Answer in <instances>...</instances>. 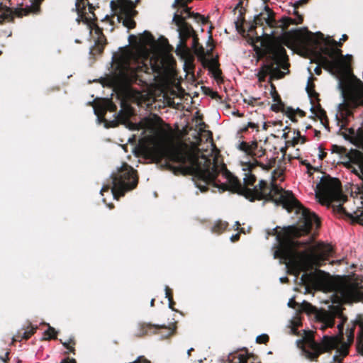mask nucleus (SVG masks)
I'll use <instances>...</instances> for the list:
<instances>
[{
    "label": "nucleus",
    "mask_w": 363,
    "mask_h": 363,
    "mask_svg": "<svg viewBox=\"0 0 363 363\" xmlns=\"http://www.w3.org/2000/svg\"><path fill=\"white\" fill-rule=\"evenodd\" d=\"M300 140H299V137L298 135L297 137H294L291 140H288L286 141V145H292V146H295L296 145H297L298 143H299Z\"/></svg>",
    "instance_id": "53"
},
{
    "label": "nucleus",
    "mask_w": 363,
    "mask_h": 363,
    "mask_svg": "<svg viewBox=\"0 0 363 363\" xmlns=\"http://www.w3.org/2000/svg\"><path fill=\"white\" fill-rule=\"evenodd\" d=\"M281 112L284 113L292 122H297V119L296 118V111L292 107H286L284 111Z\"/></svg>",
    "instance_id": "36"
},
{
    "label": "nucleus",
    "mask_w": 363,
    "mask_h": 363,
    "mask_svg": "<svg viewBox=\"0 0 363 363\" xmlns=\"http://www.w3.org/2000/svg\"><path fill=\"white\" fill-rule=\"evenodd\" d=\"M303 21V18L302 16L298 15V21H296L294 19H292L290 17H284L281 18V27L283 30H286L288 27L291 24H300L302 23Z\"/></svg>",
    "instance_id": "30"
},
{
    "label": "nucleus",
    "mask_w": 363,
    "mask_h": 363,
    "mask_svg": "<svg viewBox=\"0 0 363 363\" xmlns=\"http://www.w3.org/2000/svg\"><path fill=\"white\" fill-rule=\"evenodd\" d=\"M331 151L333 153H337L341 155H346L347 153V149L346 147L337 145H333L331 146Z\"/></svg>",
    "instance_id": "37"
},
{
    "label": "nucleus",
    "mask_w": 363,
    "mask_h": 363,
    "mask_svg": "<svg viewBox=\"0 0 363 363\" xmlns=\"http://www.w3.org/2000/svg\"><path fill=\"white\" fill-rule=\"evenodd\" d=\"M312 90H315V84L313 82H308L306 86V91L307 93L312 92Z\"/></svg>",
    "instance_id": "58"
},
{
    "label": "nucleus",
    "mask_w": 363,
    "mask_h": 363,
    "mask_svg": "<svg viewBox=\"0 0 363 363\" xmlns=\"http://www.w3.org/2000/svg\"><path fill=\"white\" fill-rule=\"evenodd\" d=\"M337 353L342 357L345 358L349 354V347L346 344H343L340 347L337 349Z\"/></svg>",
    "instance_id": "38"
},
{
    "label": "nucleus",
    "mask_w": 363,
    "mask_h": 363,
    "mask_svg": "<svg viewBox=\"0 0 363 363\" xmlns=\"http://www.w3.org/2000/svg\"><path fill=\"white\" fill-rule=\"evenodd\" d=\"M88 0H77L75 3V10L79 16H82L86 10V4Z\"/></svg>",
    "instance_id": "32"
},
{
    "label": "nucleus",
    "mask_w": 363,
    "mask_h": 363,
    "mask_svg": "<svg viewBox=\"0 0 363 363\" xmlns=\"http://www.w3.org/2000/svg\"><path fill=\"white\" fill-rule=\"evenodd\" d=\"M257 357L245 351L234 357L233 363H255Z\"/></svg>",
    "instance_id": "23"
},
{
    "label": "nucleus",
    "mask_w": 363,
    "mask_h": 363,
    "mask_svg": "<svg viewBox=\"0 0 363 363\" xmlns=\"http://www.w3.org/2000/svg\"><path fill=\"white\" fill-rule=\"evenodd\" d=\"M265 149H264L262 147H259V145H257V149L254 150L251 156L261 157L265 154Z\"/></svg>",
    "instance_id": "42"
},
{
    "label": "nucleus",
    "mask_w": 363,
    "mask_h": 363,
    "mask_svg": "<svg viewBox=\"0 0 363 363\" xmlns=\"http://www.w3.org/2000/svg\"><path fill=\"white\" fill-rule=\"evenodd\" d=\"M346 156L349 158L350 162L357 164L358 169L363 176V153L357 150H351L347 151Z\"/></svg>",
    "instance_id": "19"
},
{
    "label": "nucleus",
    "mask_w": 363,
    "mask_h": 363,
    "mask_svg": "<svg viewBox=\"0 0 363 363\" xmlns=\"http://www.w3.org/2000/svg\"><path fill=\"white\" fill-rule=\"evenodd\" d=\"M301 308L303 311L311 314L316 312V308L312 306L310 303L303 301L301 304Z\"/></svg>",
    "instance_id": "33"
},
{
    "label": "nucleus",
    "mask_w": 363,
    "mask_h": 363,
    "mask_svg": "<svg viewBox=\"0 0 363 363\" xmlns=\"http://www.w3.org/2000/svg\"><path fill=\"white\" fill-rule=\"evenodd\" d=\"M295 111L296 115L298 114L300 117H304L306 116V113L298 108L296 109Z\"/></svg>",
    "instance_id": "62"
},
{
    "label": "nucleus",
    "mask_w": 363,
    "mask_h": 363,
    "mask_svg": "<svg viewBox=\"0 0 363 363\" xmlns=\"http://www.w3.org/2000/svg\"><path fill=\"white\" fill-rule=\"evenodd\" d=\"M228 227V223L222 220H216L212 225L211 230L213 233L218 235L224 233Z\"/></svg>",
    "instance_id": "25"
},
{
    "label": "nucleus",
    "mask_w": 363,
    "mask_h": 363,
    "mask_svg": "<svg viewBox=\"0 0 363 363\" xmlns=\"http://www.w3.org/2000/svg\"><path fill=\"white\" fill-rule=\"evenodd\" d=\"M271 69L272 68H270V67L269 66V62H267V61L265 60V63L261 66L258 73L257 74V77L258 78L259 82H265L267 76H270Z\"/></svg>",
    "instance_id": "28"
},
{
    "label": "nucleus",
    "mask_w": 363,
    "mask_h": 363,
    "mask_svg": "<svg viewBox=\"0 0 363 363\" xmlns=\"http://www.w3.org/2000/svg\"><path fill=\"white\" fill-rule=\"evenodd\" d=\"M271 95L273 101L275 102L271 106V110L276 113L284 111L286 107L281 101V96L276 90V87L274 84H271Z\"/></svg>",
    "instance_id": "18"
},
{
    "label": "nucleus",
    "mask_w": 363,
    "mask_h": 363,
    "mask_svg": "<svg viewBox=\"0 0 363 363\" xmlns=\"http://www.w3.org/2000/svg\"><path fill=\"white\" fill-rule=\"evenodd\" d=\"M38 327L33 328L30 323L25 331H18L13 337V342L28 340L36 331Z\"/></svg>",
    "instance_id": "21"
},
{
    "label": "nucleus",
    "mask_w": 363,
    "mask_h": 363,
    "mask_svg": "<svg viewBox=\"0 0 363 363\" xmlns=\"http://www.w3.org/2000/svg\"><path fill=\"white\" fill-rule=\"evenodd\" d=\"M164 290H165V296H166V298H168V301L171 300V299H173V291H172V290L168 286H165Z\"/></svg>",
    "instance_id": "50"
},
{
    "label": "nucleus",
    "mask_w": 363,
    "mask_h": 363,
    "mask_svg": "<svg viewBox=\"0 0 363 363\" xmlns=\"http://www.w3.org/2000/svg\"><path fill=\"white\" fill-rule=\"evenodd\" d=\"M173 21L178 27L179 37L184 40H187L196 31L192 26L186 21V18L182 15L175 13L173 17Z\"/></svg>",
    "instance_id": "13"
},
{
    "label": "nucleus",
    "mask_w": 363,
    "mask_h": 363,
    "mask_svg": "<svg viewBox=\"0 0 363 363\" xmlns=\"http://www.w3.org/2000/svg\"><path fill=\"white\" fill-rule=\"evenodd\" d=\"M238 148L240 150L245 152L247 155H252L254 150L257 149V142L253 141L252 143L242 141L240 143Z\"/></svg>",
    "instance_id": "26"
},
{
    "label": "nucleus",
    "mask_w": 363,
    "mask_h": 363,
    "mask_svg": "<svg viewBox=\"0 0 363 363\" xmlns=\"http://www.w3.org/2000/svg\"><path fill=\"white\" fill-rule=\"evenodd\" d=\"M337 292L345 301L363 300V286L350 280H343L337 285Z\"/></svg>",
    "instance_id": "11"
},
{
    "label": "nucleus",
    "mask_w": 363,
    "mask_h": 363,
    "mask_svg": "<svg viewBox=\"0 0 363 363\" xmlns=\"http://www.w3.org/2000/svg\"><path fill=\"white\" fill-rule=\"evenodd\" d=\"M94 113L99 120H105L104 116L106 113L105 103L96 105L94 107Z\"/></svg>",
    "instance_id": "31"
},
{
    "label": "nucleus",
    "mask_w": 363,
    "mask_h": 363,
    "mask_svg": "<svg viewBox=\"0 0 363 363\" xmlns=\"http://www.w3.org/2000/svg\"><path fill=\"white\" fill-rule=\"evenodd\" d=\"M164 155L166 165L175 175H191L196 187L201 192L208 190V186L218 187L243 195L250 201H264L274 204H302L291 191L286 190L274 182H268L260 179L254 188L244 186L226 167H222V173L227 183L218 184L217 177L220 169L216 162L205 155L200 157L196 153L188 150L186 145H177L167 149Z\"/></svg>",
    "instance_id": "1"
},
{
    "label": "nucleus",
    "mask_w": 363,
    "mask_h": 363,
    "mask_svg": "<svg viewBox=\"0 0 363 363\" xmlns=\"http://www.w3.org/2000/svg\"><path fill=\"white\" fill-rule=\"evenodd\" d=\"M345 57L351 58L352 56L345 57L340 49L328 46L321 48L320 52L316 54L318 62L325 69L340 79V85H342V81L352 73L350 62Z\"/></svg>",
    "instance_id": "5"
},
{
    "label": "nucleus",
    "mask_w": 363,
    "mask_h": 363,
    "mask_svg": "<svg viewBox=\"0 0 363 363\" xmlns=\"http://www.w3.org/2000/svg\"><path fill=\"white\" fill-rule=\"evenodd\" d=\"M311 111L313 113H315V116L321 121L323 123H324V121L328 123V118L326 115L325 111L321 107L320 103L318 104H314L311 108Z\"/></svg>",
    "instance_id": "24"
},
{
    "label": "nucleus",
    "mask_w": 363,
    "mask_h": 363,
    "mask_svg": "<svg viewBox=\"0 0 363 363\" xmlns=\"http://www.w3.org/2000/svg\"><path fill=\"white\" fill-rule=\"evenodd\" d=\"M10 352L9 351H7L6 353H5V355L4 357H1V359L4 362H8L9 361V355Z\"/></svg>",
    "instance_id": "61"
},
{
    "label": "nucleus",
    "mask_w": 363,
    "mask_h": 363,
    "mask_svg": "<svg viewBox=\"0 0 363 363\" xmlns=\"http://www.w3.org/2000/svg\"><path fill=\"white\" fill-rule=\"evenodd\" d=\"M327 207H332L335 214L341 217L345 216L350 219L352 223L363 224V206H357L355 210L352 208L350 211H346L344 206H327Z\"/></svg>",
    "instance_id": "12"
},
{
    "label": "nucleus",
    "mask_w": 363,
    "mask_h": 363,
    "mask_svg": "<svg viewBox=\"0 0 363 363\" xmlns=\"http://www.w3.org/2000/svg\"><path fill=\"white\" fill-rule=\"evenodd\" d=\"M0 2V23L3 22H13L14 17L21 18L30 13H39L40 11V4L44 0H33L32 5L26 8L11 9L10 6L4 4L3 1Z\"/></svg>",
    "instance_id": "10"
},
{
    "label": "nucleus",
    "mask_w": 363,
    "mask_h": 363,
    "mask_svg": "<svg viewBox=\"0 0 363 363\" xmlns=\"http://www.w3.org/2000/svg\"><path fill=\"white\" fill-rule=\"evenodd\" d=\"M249 128H252V129L258 128V125H257V124H256L255 123L249 122L247 125V127H245V128H242L241 131L242 132H246L248 130Z\"/></svg>",
    "instance_id": "52"
},
{
    "label": "nucleus",
    "mask_w": 363,
    "mask_h": 363,
    "mask_svg": "<svg viewBox=\"0 0 363 363\" xmlns=\"http://www.w3.org/2000/svg\"><path fill=\"white\" fill-rule=\"evenodd\" d=\"M315 197L320 204H331L332 202L343 204L347 201V195L343 192L340 181L329 175L323 176L317 184Z\"/></svg>",
    "instance_id": "7"
},
{
    "label": "nucleus",
    "mask_w": 363,
    "mask_h": 363,
    "mask_svg": "<svg viewBox=\"0 0 363 363\" xmlns=\"http://www.w3.org/2000/svg\"><path fill=\"white\" fill-rule=\"evenodd\" d=\"M191 37H192V38H193L192 48H193V49H196V47L201 45L199 43L198 35L196 34V33H195Z\"/></svg>",
    "instance_id": "48"
},
{
    "label": "nucleus",
    "mask_w": 363,
    "mask_h": 363,
    "mask_svg": "<svg viewBox=\"0 0 363 363\" xmlns=\"http://www.w3.org/2000/svg\"><path fill=\"white\" fill-rule=\"evenodd\" d=\"M174 305H175V302H174V299L169 300V307L172 311H176L174 309Z\"/></svg>",
    "instance_id": "63"
},
{
    "label": "nucleus",
    "mask_w": 363,
    "mask_h": 363,
    "mask_svg": "<svg viewBox=\"0 0 363 363\" xmlns=\"http://www.w3.org/2000/svg\"><path fill=\"white\" fill-rule=\"evenodd\" d=\"M60 342L62 343L65 347L69 350L70 352L75 354V349L73 347V345H75V341L74 338H70L67 342H62L61 340Z\"/></svg>",
    "instance_id": "39"
},
{
    "label": "nucleus",
    "mask_w": 363,
    "mask_h": 363,
    "mask_svg": "<svg viewBox=\"0 0 363 363\" xmlns=\"http://www.w3.org/2000/svg\"><path fill=\"white\" fill-rule=\"evenodd\" d=\"M269 340V337L267 334H262L258 335L256 338V342L258 344H267Z\"/></svg>",
    "instance_id": "43"
},
{
    "label": "nucleus",
    "mask_w": 363,
    "mask_h": 363,
    "mask_svg": "<svg viewBox=\"0 0 363 363\" xmlns=\"http://www.w3.org/2000/svg\"><path fill=\"white\" fill-rule=\"evenodd\" d=\"M265 21L266 19L264 13L262 12L256 15L254 18L252 23L250 26L249 31L252 33L254 30H255L257 26H263L265 23Z\"/></svg>",
    "instance_id": "29"
},
{
    "label": "nucleus",
    "mask_w": 363,
    "mask_h": 363,
    "mask_svg": "<svg viewBox=\"0 0 363 363\" xmlns=\"http://www.w3.org/2000/svg\"><path fill=\"white\" fill-rule=\"evenodd\" d=\"M133 55L129 51H123L118 55L113 56V63L116 66V78L118 82L125 87H129L133 84L140 86L146 85V82L140 74L146 72V65L132 67L130 62Z\"/></svg>",
    "instance_id": "4"
},
{
    "label": "nucleus",
    "mask_w": 363,
    "mask_h": 363,
    "mask_svg": "<svg viewBox=\"0 0 363 363\" xmlns=\"http://www.w3.org/2000/svg\"><path fill=\"white\" fill-rule=\"evenodd\" d=\"M324 323L325 325L322 327V330H325L327 328H333L335 324V320L333 318H328Z\"/></svg>",
    "instance_id": "45"
},
{
    "label": "nucleus",
    "mask_w": 363,
    "mask_h": 363,
    "mask_svg": "<svg viewBox=\"0 0 363 363\" xmlns=\"http://www.w3.org/2000/svg\"><path fill=\"white\" fill-rule=\"evenodd\" d=\"M60 363H77L75 359L67 357L62 360Z\"/></svg>",
    "instance_id": "59"
},
{
    "label": "nucleus",
    "mask_w": 363,
    "mask_h": 363,
    "mask_svg": "<svg viewBox=\"0 0 363 363\" xmlns=\"http://www.w3.org/2000/svg\"><path fill=\"white\" fill-rule=\"evenodd\" d=\"M265 10V23L269 26L270 28H274L277 25V21L274 17V12L269 8V6H266L264 7Z\"/></svg>",
    "instance_id": "27"
},
{
    "label": "nucleus",
    "mask_w": 363,
    "mask_h": 363,
    "mask_svg": "<svg viewBox=\"0 0 363 363\" xmlns=\"http://www.w3.org/2000/svg\"><path fill=\"white\" fill-rule=\"evenodd\" d=\"M349 168L351 169V172L355 174L359 179L362 180V184L361 186L358 184L352 185L350 189V196L353 198H359L360 204H363V176L360 172V169H357L355 167L350 165Z\"/></svg>",
    "instance_id": "17"
},
{
    "label": "nucleus",
    "mask_w": 363,
    "mask_h": 363,
    "mask_svg": "<svg viewBox=\"0 0 363 363\" xmlns=\"http://www.w3.org/2000/svg\"><path fill=\"white\" fill-rule=\"evenodd\" d=\"M161 329H165L167 330V336L172 335L174 331V328L167 327L165 325H154L144 323L139 325L137 335L139 337L151 335L157 333V331Z\"/></svg>",
    "instance_id": "14"
},
{
    "label": "nucleus",
    "mask_w": 363,
    "mask_h": 363,
    "mask_svg": "<svg viewBox=\"0 0 363 363\" xmlns=\"http://www.w3.org/2000/svg\"><path fill=\"white\" fill-rule=\"evenodd\" d=\"M174 7L185 8L187 6L186 1L185 0H175L173 4Z\"/></svg>",
    "instance_id": "47"
},
{
    "label": "nucleus",
    "mask_w": 363,
    "mask_h": 363,
    "mask_svg": "<svg viewBox=\"0 0 363 363\" xmlns=\"http://www.w3.org/2000/svg\"><path fill=\"white\" fill-rule=\"evenodd\" d=\"M105 104H106V112L108 111H109L110 112H113L117 108L116 106L110 100H107L105 102Z\"/></svg>",
    "instance_id": "44"
},
{
    "label": "nucleus",
    "mask_w": 363,
    "mask_h": 363,
    "mask_svg": "<svg viewBox=\"0 0 363 363\" xmlns=\"http://www.w3.org/2000/svg\"><path fill=\"white\" fill-rule=\"evenodd\" d=\"M44 335L47 336V337L45 338V340H55L57 339V332L54 328L48 325V328L45 331Z\"/></svg>",
    "instance_id": "34"
},
{
    "label": "nucleus",
    "mask_w": 363,
    "mask_h": 363,
    "mask_svg": "<svg viewBox=\"0 0 363 363\" xmlns=\"http://www.w3.org/2000/svg\"><path fill=\"white\" fill-rule=\"evenodd\" d=\"M337 328L340 332L339 335H325L320 344L316 342L313 337H307L302 348L305 357L311 361H317L320 354L337 348L343 339V323H340Z\"/></svg>",
    "instance_id": "8"
},
{
    "label": "nucleus",
    "mask_w": 363,
    "mask_h": 363,
    "mask_svg": "<svg viewBox=\"0 0 363 363\" xmlns=\"http://www.w3.org/2000/svg\"><path fill=\"white\" fill-rule=\"evenodd\" d=\"M296 304L297 303L294 299H291L288 303L289 306L291 308H295Z\"/></svg>",
    "instance_id": "64"
},
{
    "label": "nucleus",
    "mask_w": 363,
    "mask_h": 363,
    "mask_svg": "<svg viewBox=\"0 0 363 363\" xmlns=\"http://www.w3.org/2000/svg\"><path fill=\"white\" fill-rule=\"evenodd\" d=\"M187 40H184L182 38H179V44L178 45L177 48V55H180L182 52H186L188 50L187 45H186Z\"/></svg>",
    "instance_id": "35"
},
{
    "label": "nucleus",
    "mask_w": 363,
    "mask_h": 363,
    "mask_svg": "<svg viewBox=\"0 0 363 363\" xmlns=\"http://www.w3.org/2000/svg\"><path fill=\"white\" fill-rule=\"evenodd\" d=\"M330 43L332 45L331 47L336 48H338L337 47H342V43L340 40L337 42L335 40H332Z\"/></svg>",
    "instance_id": "55"
},
{
    "label": "nucleus",
    "mask_w": 363,
    "mask_h": 363,
    "mask_svg": "<svg viewBox=\"0 0 363 363\" xmlns=\"http://www.w3.org/2000/svg\"><path fill=\"white\" fill-rule=\"evenodd\" d=\"M320 39L323 38V34L320 32L313 33L307 28H301L286 31L281 38V43H270L265 47L266 61L269 62L270 68L269 82L272 80L280 79L284 77L285 73L283 69H288L289 67V57L286 51L282 45L289 48H298L302 50L308 51L315 48Z\"/></svg>",
    "instance_id": "3"
},
{
    "label": "nucleus",
    "mask_w": 363,
    "mask_h": 363,
    "mask_svg": "<svg viewBox=\"0 0 363 363\" xmlns=\"http://www.w3.org/2000/svg\"><path fill=\"white\" fill-rule=\"evenodd\" d=\"M194 18L196 21L201 22L203 25L206 24L208 22V20L199 13H195Z\"/></svg>",
    "instance_id": "46"
},
{
    "label": "nucleus",
    "mask_w": 363,
    "mask_h": 363,
    "mask_svg": "<svg viewBox=\"0 0 363 363\" xmlns=\"http://www.w3.org/2000/svg\"><path fill=\"white\" fill-rule=\"evenodd\" d=\"M106 43L107 40L105 35L97 38V39L95 40V44L90 48V55L94 57L96 55H101L104 52Z\"/></svg>",
    "instance_id": "20"
},
{
    "label": "nucleus",
    "mask_w": 363,
    "mask_h": 363,
    "mask_svg": "<svg viewBox=\"0 0 363 363\" xmlns=\"http://www.w3.org/2000/svg\"><path fill=\"white\" fill-rule=\"evenodd\" d=\"M319 149H320V154L318 155V158L320 160H323L327 156V152H325L321 147H320Z\"/></svg>",
    "instance_id": "57"
},
{
    "label": "nucleus",
    "mask_w": 363,
    "mask_h": 363,
    "mask_svg": "<svg viewBox=\"0 0 363 363\" xmlns=\"http://www.w3.org/2000/svg\"><path fill=\"white\" fill-rule=\"evenodd\" d=\"M138 183L137 171L127 164H124L118 173L113 177V186H104L101 194L109 193L114 199L118 200L125 192L135 189Z\"/></svg>",
    "instance_id": "6"
},
{
    "label": "nucleus",
    "mask_w": 363,
    "mask_h": 363,
    "mask_svg": "<svg viewBox=\"0 0 363 363\" xmlns=\"http://www.w3.org/2000/svg\"><path fill=\"white\" fill-rule=\"evenodd\" d=\"M195 13H196L191 12L190 11V8H189L188 6H186L181 11V13L179 15H182L183 17H185L186 19L187 18H190V17L194 18Z\"/></svg>",
    "instance_id": "41"
},
{
    "label": "nucleus",
    "mask_w": 363,
    "mask_h": 363,
    "mask_svg": "<svg viewBox=\"0 0 363 363\" xmlns=\"http://www.w3.org/2000/svg\"><path fill=\"white\" fill-rule=\"evenodd\" d=\"M95 33L98 35V38L104 35L103 33V29L100 28L97 24L94 23V28Z\"/></svg>",
    "instance_id": "51"
},
{
    "label": "nucleus",
    "mask_w": 363,
    "mask_h": 363,
    "mask_svg": "<svg viewBox=\"0 0 363 363\" xmlns=\"http://www.w3.org/2000/svg\"><path fill=\"white\" fill-rule=\"evenodd\" d=\"M343 359L344 358L342 357L341 356H340L338 354H335L333 358L335 363H342L343 361Z\"/></svg>",
    "instance_id": "56"
},
{
    "label": "nucleus",
    "mask_w": 363,
    "mask_h": 363,
    "mask_svg": "<svg viewBox=\"0 0 363 363\" xmlns=\"http://www.w3.org/2000/svg\"><path fill=\"white\" fill-rule=\"evenodd\" d=\"M128 39L130 43L136 44L141 48H145L147 45L151 46L155 43L154 36L147 30L144 31L139 37L130 35Z\"/></svg>",
    "instance_id": "16"
},
{
    "label": "nucleus",
    "mask_w": 363,
    "mask_h": 363,
    "mask_svg": "<svg viewBox=\"0 0 363 363\" xmlns=\"http://www.w3.org/2000/svg\"><path fill=\"white\" fill-rule=\"evenodd\" d=\"M282 207L289 213L294 211L296 213L301 211V218L303 220V226H301V229H298L295 226L289 225L283 228L281 230H279V227L277 226L268 233L270 235H276L278 242L274 257L289 262L298 273L303 272L301 281L304 285L310 286L318 284L320 279V275L324 274V272L320 269H315L311 272H308V271L312 269L313 266L316 267L323 266L331 256L333 252V247L328 244L319 243L316 246L317 252L311 254L303 252L301 253V259L296 260L295 258L296 250L303 245L295 240V238L299 237L301 232L308 234L313 228H319L320 220L315 213L305 208V206H282Z\"/></svg>",
    "instance_id": "2"
},
{
    "label": "nucleus",
    "mask_w": 363,
    "mask_h": 363,
    "mask_svg": "<svg viewBox=\"0 0 363 363\" xmlns=\"http://www.w3.org/2000/svg\"><path fill=\"white\" fill-rule=\"evenodd\" d=\"M257 167V164H250L248 167V172L245 173V177L243 179L244 180V186L248 187L249 186H253V187L255 186L254 185L257 177L256 176L252 173L254 169H255Z\"/></svg>",
    "instance_id": "22"
},
{
    "label": "nucleus",
    "mask_w": 363,
    "mask_h": 363,
    "mask_svg": "<svg viewBox=\"0 0 363 363\" xmlns=\"http://www.w3.org/2000/svg\"><path fill=\"white\" fill-rule=\"evenodd\" d=\"M139 1L113 0L110 2L111 9L117 15L118 21H121L123 26L128 29L135 28L136 26L134 18L138 14L135 7Z\"/></svg>",
    "instance_id": "9"
},
{
    "label": "nucleus",
    "mask_w": 363,
    "mask_h": 363,
    "mask_svg": "<svg viewBox=\"0 0 363 363\" xmlns=\"http://www.w3.org/2000/svg\"><path fill=\"white\" fill-rule=\"evenodd\" d=\"M194 50L195 53L198 56H200L203 58L204 66H206V65H208L209 70L213 72L215 79L217 80L220 79L221 78L222 72L221 70L218 68V61L216 59H211L210 60H207L206 59H205V50L201 45L196 47V49Z\"/></svg>",
    "instance_id": "15"
},
{
    "label": "nucleus",
    "mask_w": 363,
    "mask_h": 363,
    "mask_svg": "<svg viewBox=\"0 0 363 363\" xmlns=\"http://www.w3.org/2000/svg\"><path fill=\"white\" fill-rule=\"evenodd\" d=\"M308 94L311 99V104L312 106L315 104V101H316L317 104L320 102L319 94L316 92L315 90H312V92H309Z\"/></svg>",
    "instance_id": "40"
},
{
    "label": "nucleus",
    "mask_w": 363,
    "mask_h": 363,
    "mask_svg": "<svg viewBox=\"0 0 363 363\" xmlns=\"http://www.w3.org/2000/svg\"><path fill=\"white\" fill-rule=\"evenodd\" d=\"M240 233H236L235 235H233L230 237V240L233 242H235L240 240Z\"/></svg>",
    "instance_id": "60"
},
{
    "label": "nucleus",
    "mask_w": 363,
    "mask_h": 363,
    "mask_svg": "<svg viewBox=\"0 0 363 363\" xmlns=\"http://www.w3.org/2000/svg\"><path fill=\"white\" fill-rule=\"evenodd\" d=\"M359 344L362 345V354H363V324L360 325V333L357 337Z\"/></svg>",
    "instance_id": "49"
},
{
    "label": "nucleus",
    "mask_w": 363,
    "mask_h": 363,
    "mask_svg": "<svg viewBox=\"0 0 363 363\" xmlns=\"http://www.w3.org/2000/svg\"><path fill=\"white\" fill-rule=\"evenodd\" d=\"M316 63H318V65L314 69V72L315 74L320 75L322 73V67H323L318 62V59H317Z\"/></svg>",
    "instance_id": "54"
}]
</instances>
